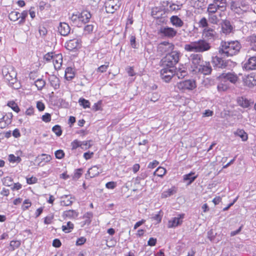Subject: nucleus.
<instances>
[{"mask_svg": "<svg viewBox=\"0 0 256 256\" xmlns=\"http://www.w3.org/2000/svg\"><path fill=\"white\" fill-rule=\"evenodd\" d=\"M241 48V44L238 40L222 41L218 52L222 56H232L239 52Z\"/></svg>", "mask_w": 256, "mask_h": 256, "instance_id": "nucleus-1", "label": "nucleus"}, {"mask_svg": "<svg viewBox=\"0 0 256 256\" xmlns=\"http://www.w3.org/2000/svg\"><path fill=\"white\" fill-rule=\"evenodd\" d=\"M212 46L210 44L204 39L191 42L184 45V50L187 52H204L209 50Z\"/></svg>", "mask_w": 256, "mask_h": 256, "instance_id": "nucleus-2", "label": "nucleus"}, {"mask_svg": "<svg viewBox=\"0 0 256 256\" xmlns=\"http://www.w3.org/2000/svg\"><path fill=\"white\" fill-rule=\"evenodd\" d=\"M180 53L178 51H172L170 53L167 54L162 60V64L166 66L174 67L178 63Z\"/></svg>", "mask_w": 256, "mask_h": 256, "instance_id": "nucleus-3", "label": "nucleus"}, {"mask_svg": "<svg viewBox=\"0 0 256 256\" xmlns=\"http://www.w3.org/2000/svg\"><path fill=\"white\" fill-rule=\"evenodd\" d=\"M230 8L235 13L241 14L246 12L249 6L248 2L246 0H232L230 2Z\"/></svg>", "mask_w": 256, "mask_h": 256, "instance_id": "nucleus-4", "label": "nucleus"}, {"mask_svg": "<svg viewBox=\"0 0 256 256\" xmlns=\"http://www.w3.org/2000/svg\"><path fill=\"white\" fill-rule=\"evenodd\" d=\"M2 74L4 78L9 82L10 84H14L16 82V74L12 68H8L4 67L2 70Z\"/></svg>", "mask_w": 256, "mask_h": 256, "instance_id": "nucleus-5", "label": "nucleus"}, {"mask_svg": "<svg viewBox=\"0 0 256 256\" xmlns=\"http://www.w3.org/2000/svg\"><path fill=\"white\" fill-rule=\"evenodd\" d=\"M190 62H191V67L193 71L197 72L198 68L204 62L201 54H191L189 57Z\"/></svg>", "mask_w": 256, "mask_h": 256, "instance_id": "nucleus-6", "label": "nucleus"}, {"mask_svg": "<svg viewBox=\"0 0 256 256\" xmlns=\"http://www.w3.org/2000/svg\"><path fill=\"white\" fill-rule=\"evenodd\" d=\"M158 34L162 37L172 38L176 35L177 31L172 28L163 26L160 28Z\"/></svg>", "mask_w": 256, "mask_h": 256, "instance_id": "nucleus-7", "label": "nucleus"}, {"mask_svg": "<svg viewBox=\"0 0 256 256\" xmlns=\"http://www.w3.org/2000/svg\"><path fill=\"white\" fill-rule=\"evenodd\" d=\"M174 67L166 66L160 70V78L166 82H168L175 74Z\"/></svg>", "mask_w": 256, "mask_h": 256, "instance_id": "nucleus-8", "label": "nucleus"}, {"mask_svg": "<svg viewBox=\"0 0 256 256\" xmlns=\"http://www.w3.org/2000/svg\"><path fill=\"white\" fill-rule=\"evenodd\" d=\"M121 5L120 0H108L105 3V8L107 13L113 14Z\"/></svg>", "mask_w": 256, "mask_h": 256, "instance_id": "nucleus-9", "label": "nucleus"}, {"mask_svg": "<svg viewBox=\"0 0 256 256\" xmlns=\"http://www.w3.org/2000/svg\"><path fill=\"white\" fill-rule=\"evenodd\" d=\"M196 86L195 80H188L177 84V88L182 90H192Z\"/></svg>", "mask_w": 256, "mask_h": 256, "instance_id": "nucleus-10", "label": "nucleus"}, {"mask_svg": "<svg viewBox=\"0 0 256 256\" xmlns=\"http://www.w3.org/2000/svg\"><path fill=\"white\" fill-rule=\"evenodd\" d=\"M218 78L220 80H224L226 82L229 81L233 84H235L238 79V76L234 72H223Z\"/></svg>", "mask_w": 256, "mask_h": 256, "instance_id": "nucleus-11", "label": "nucleus"}, {"mask_svg": "<svg viewBox=\"0 0 256 256\" xmlns=\"http://www.w3.org/2000/svg\"><path fill=\"white\" fill-rule=\"evenodd\" d=\"M212 62L214 67L221 69L227 68L229 63L232 62L230 60H224L222 58L218 56L212 58Z\"/></svg>", "mask_w": 256, "mask_h": 256, "instance_id": "nucleus-12", "label": "nucleus"}, {"mask_svg": "<svg viewBox=\"0 0 256 256\" xmlns=\"http://www.w3.org/2000/svg\"><path fill=\"white\" fill-rule=\"evenodd\" d=\"M174 48V45L168 42L160 43L158 46V50L162 54L170 53Z\"/></svg>", "mask_w": 256, "mask_h": 256, "instance_id": "nucleus-13", "label": "nucleus"}, {"mask_svg": "<svg viewBox=\"0 0 256 256\" xmlns=\"http://www.w3.org/2000/svg\"><path fill=\"white\" fill-rule=\"evenodd\" d=\"M185 214H179L177 217H174L169 220L168 222V228H176L182 224Z\"/></svg>", "mask_w": 256, "mask_h": 256, "instance_id": "nucleus-14", "label": "nucleus"}, {"mask_svg": "<svg viewBox=\"0 0 256 256\" xmlns=\"http://www.w3.org/2000/svg\"><path fill=\"white\" fill-rule=\"evenodd\" d=\"M202 36L207 40H214L218 36L215 30L212 28H204L202 30Z\"/></svg>", "mask_w": 256, "mask_h": 256, "instance_id": "nucleus-15", "label": "nucleus"}, {"mask_svg": "<svg viewBox=\"0 0 256 256\" xmlns=\"http://www.w3.org/2000/svg\"><path fill=\"white\" fill-rule=\"evenodd\" d=\"M212 71V68L210 62H204L198 68L197 72L204 74H209Z\"/></svg>", "mask_w": 256, "mask_h": 256, "instance_id": "nucleus-16", "label": "nucleus"}, {"mask_svg": "<svg viewBox=\"0 0 256 256\" xmlns=\"http://www.w3.org/2000/svg\"><path fill=\"white\" fill-rule=\"evenodd\" d=\"M244 68L246 70H256V56L250 57L244 64Z\"/></svg>", "mask_w": 256, "mask_h": 256, "instance_id": "nucleus-17", "label": "nucleus"}, {"mask_svg": "<svg viewBox=\"0 0 256 256\" xmlns=\"http://www.w3.org/2000/svg\"><path fill=\"white\" fill-rule=\"evenodd\" d=\"M58 32L63 36H68L70 31L69 25L66 22H60L58 28Z\"/></svg>", "mask_w": 256, "mask_h": 256, "instance_id": "nucleus-18", "label": "nucleus"}, {"mask_svg": "<svg viewBox=\"0 0 256 256\" xmlns=\"http://www.w3.org/2000/svg\"><path fill=\"white\" fill-rule=\"evenodd\" d=\"M80 46V42L78 39H72L69 40L65 44V47L66 49L70 50H72Z\"/></svg>", "mask_w": 256, "mask_h": 256, "instance_id": "nucleus-19", "label": "nucleus"}, {"mask_svg": "<svg viewBox=\"0 0 256 256\" xmlns=\"http://www.w3.org/2000/svg\"><path fill=\"white\" fill-rule=\"evenodd\" d=\"M222 31L223 33L226 34H230L232 29L233 27L231 25L230 22L229 20H225L222 23Z\"/></svg>", "mask_w": 256, "mask_h": 256, "instance_id": "nucleus-20", "label": "nucleus"}, {"mask_svg": "<svg viewBox=\"0 0 256 256\" xmlns=\"http://www.w3.org/2000/svg\"><path fill=\"white\" fill-rule=\"evenodd\" d=\"M53 64L56 70H58L61 68L62 62V56L61 54L54 55L52 60Z\"/></svg>", "mask_w": 256, "mask_h": 256, "instance_id": "nucleus-21", "label": "nucleus"}, {"mask_svg": "<svg viewBox=\"0 0 256 256\" xmlns=\"http://www.w3.org/2000/svg\"><path fill=\"white\" fill-rule=\"evenodd\" d=\"M176 192L177 188L176 186H173L167 190L162 192L161 194L160 198H166L175 194Z\"/></svg>", "mask_w": 256, "mask_h": 256, "instance_id": "nucleus-22", "label": "nucleus"}, {"mask_svg": "<svg viewBox=\"0 0 256 256\" xmlns=\"http://www.w3.org/2000/svg\"><path fill=\"white\" fill-rule=\"evenodd\" d=\"M79 14L80 21L84 24L88 22L92 16L90 13L86 10L82 11Z\"/></svg>", "mask_w": 256, "mask_h": 256, "instance_id": "nucleus-23", "label": "nucleus"}, {"mask_svg": "<svg viewBox=\"0 0 256 256\" xmlns=\"http://www.w3.org/2000/svg\"><path fill=\"white\" fill-rule=\"evenodd\" d=\"M170 22L172 24L176 27L180 28L183 26V21L178 16H173L170 18Z\"/></svg>", "mask_w": 256, "mask_h": 256, "instance_id": "nucleus-24", "label": "nucleus"}, {"mask_svg": "<svg viewBox=\"0 0 256 256\" xmlns=\"http://www.w3.org/2000/svg\"><path fill=\"white\" fill-rule=\"evenodd\" d=\"M195 173L191 172L189 174H184L183 176V180L184 182H188V184L192 183L198 177V175H194Z\"/></svg>", "mask_w": 256, "mask_h": 256, "instance_id": "nucleus-25", "label": "nucleus"}, {"mask_svg": "<svg viewBox=\"0 0 256 256\" xmlns=\"http://www.w3.org/2000/svg\"><path fill=\"white\" fill-rule=\"evenodd\" d=\"M213 3L217 6L221 11L224 12L226 10L227 6L226 0H214Z\"/></svg>", "mask_w": 256, "mask_h": 256, "instance_id": "nucleus-26", "label": "nucleus"}, {"mask_svg": "<svg viewBox=\"0 0 256 256\" xmlns=\"http://www.w3.org/2000/svg\"><path fill=\"white\" fill-rule=\"evenodd\" d=\"M220 82L217 86V89L219 92H224L230 88L229 84L224 80H220Z\"/></svg>", "mask_w": 256, "mask_h": 256, "instance_id": "nucleus-27", "label": "nucleus"}, {"mask_svg": "<svg viewBox=\"0 0 256 256\" xmlns=\"http://www.w3.org/2000/svg\"><path fill=\"white\" fill-rule=\"evenodd\" d=\"M234 134L240 138L244 142L247 140L248 138L247 133L242 129H238L234 132Z\"/></svg>", "mask_w": 256, "mask_h": 256, "instance_id": "nucleus-28", "label": "nucleus"}, {"mask_svg": "<svg viewBox=\"0 0 256 256\" xmlns=\"http://www.w3.org/2000/svg\"><path fill=\"white\" fill-rule=\"evenodd\" d=\"M174 73L179 79L184 78L188 74L184 68H175Z\"/></svg>", "mask_w": 256, "mask_h": 256, "instance_id": "nucleus-29", "label": "nucleus"}, {"mask_svg": "<svg viewBox=\"0 0 256 256\" xmlns=\"http://www.w3.org/2000/svg\"><path fill=\"white\" fill-rule=\"evenodd\" d=\"M50 85L55 89H58L60 88V80L54 76H52L50 78Z\"/></svg>", "mask_w": 256, "mask_h": 256, "instance_id": "nucleus-30", "label": "nucleus"}, {"mask_svg": "<svg viewBox=\"0 0 256 256\" xmlns=\"http://www.w3.org/2000/svg\"><path fill=\"white\" fill-rule=\"evenodd\" d=\"M75 76V74L72 68L70 67L67 68L65 70V78L70 80L72 79Z\"/></svg>", "mask_w": 256, "mask_h": 256, "instance_id": "nucleus-31", "label": "nucleus"}, {"mask_svg": "<svg viewBox=\"0 0 256 256\" xmlns=\"http://www.w3.org/2000/svg\"><path fill=\"white\" fill-rule=\"evenodd\" d=\"M248 42H250V49L256 52V35L253 34L249 36Z\"/></svg>", "mask_w": 256, "mask_h": 256, "instance_id": "nucleus-32", "label": "nucleus"}, {"mask_svg": "<svg viewBox=\"0 0 256 256\" xmlns=\"http://www.w3.org/2000/svg\"><path fill=\"white\" fill-rule=\"evenodd\" d=\"M220 10L219 8L214 3L210 4L208 5L207 8V12L208 14H216L218 10Z\"/></svg>", "mask_w": 256, "mask_h": 256, "instance_id": "nucleus-33", "label": "nucleus"}, {"mask_svg": "<svg viewBox=\"0 0 256 256\" xmlns=\"http://www.w3.org/2000/svg\"><path fill=\"white\" fill-rule=\"evenodd\" d=\"M74 228V225L71 222H68L66 225L62 226V230L65 233L71 232Z\"/></svg>", "mask_w": 256, "mask_h": 256, "instance_id": "nucleus-34", "label": "nucleus"}, {"mask_svg": "<svg viewBox=\"0 0 256 256\" xmlns=\"http://www.w3.org/2000/svg\"><path fill=\"white\" fill-rule=\"evenodd\" d=\"M21 244V241L20 240H12L10 243V250L14 251L16 249L18 248Z\"/></svg>", "mask_w": 256, "mask_h": 256, "instance_id": "nucleus-35", "label": "nucleus"}, {"mask_svg": "<svg viewBox=\"0 0 256 256\" xmlns=\"http://www.w3.org/2000/svg\"><path fill=\"white\" fill-rule=\"evenodd\" d=\"M238 102L240 106L244 108H248L250 105L249 100L242 97L238 99Z\"/></svg>", "mask_w": 256, "mask_h": 256, "instance_id": "nucleus-36", "label": "nucleus"}, {"mask_svg": "<svg viewBox=\"0 0 256 256\" xmlns=\"http://www.w3.org/2000/svg\"><path fill=\"white\" fill-rule=\"evenodd\" d=\"M93 217V214L92 212H87L82 216L83 219L84 220L85 224H90L92 222V219Z\"/></svg>", "mask_w": 256, "mask_h": 256, "instance_id": "nucleus-37", "label": "nucleus"}, {"mask_svg": "<svg viewBox=\"0 0 256 256\" xmlns=\"http://www.w3.org/2000/svg\"><path fill=\"white\" fill-rule=\"evenodd\" d=\"M208 19L210 23L214 24H218L220 21V20L216 14H208Z\"/></svg>", "mask_w": 256, "mask_h": 256, "instance_id": "nucleus-38", "label": "nucleus"}, {"mask_svg": "<svg viewBox=\"0 0 256 256\" xmlns=\"http://www.w3.org/2000/svg\"><path fill=\"white\" fill-rule=\"evenodd\" d=\"M100 172L98 168L96 166H92L88 170V174L90 177H94L98 174Z\"/></svg>", "mask_w": 256, "mask_h": 256, "instance_id": "nucleus-39", "label": "nucleus"}, {"mask_svg": "<svg viewBox=\"0 0 256 256\" xmlns=\"http://www.w3.org/2000/svg\"><path fill=\"white\" fill-rule=\"evenodd\" d=\"M10 20L15 22L20 18V13L18 12H12L8 15Z\"/></svg>", "mask_w": 256, "mask_h": 256, "instance_id": "nucleus-40", "label": "nucleus"}, {"mask_svg": "<svg viewBox=\"0 0 256 256\" xmlns=\"http://www.w3.org/2000/svg\"><path fill=\"white\" fill-rule=\"evenodd\" d=\"M166 173V170L164 168L159 166L154 172V174L160 177H162Z\"/></svg>", "mask_w": 256, "mask_h": 256, "instance_id": "nucleus-41", "label": "nucleus"}, {"mask_svg": "<svg viewBox=\"0 0 256 256\" xmlns=\"http://www.w3.org/2000/svg\"><path fill=\"white\" fill-rule=\"evenodd\" d=\"M32 206V202L29 199H26L23 202L22 206V210L23 211H26L28 210Z\"/></svg>", "mask_w": 256, "mask_h": 256, "instance_id": "nucleus-42", "label": "nucleus"}, {"mask_svg": "<svg viewBox=\"0 0 256 256\" xmlns=\"http://www.w3.org/2000/svg\"><path fill=\"white\" fill-rule=\"evenodd\" d=\"M80 104L84 108L90 107V102L88 100H85L84 98H80L78 100Z\"/></svg>", "mask_w": 256, "mask_h": 256, "instance_id": "nucleus-43", "label": "nucleus"}, {"mask_svg": "<svg viewBox=\"0 0 256 256\" xmlns=\"http://www.w3.org/2000/svg\"><path fill=\"white\" fill-rule=\"evenodd\" d=\"M246 82L248 86H253L256 85V79L252 76H249L247 78Z\"/></svg>", "mask_w": 256, "mask_h": 256, "instance_id": "nucleus-44", "label": "nucleus"}, {"mask_svg": "<svg viewBox=\"0 0 256 256\" xmlns=\"http://www.w3.org/2000/svg\"><path fill=\"white\" fill-rule=\"evenodd\" d=\"M45 84V81L42 79H38L35 82V85L38 90H41Z\"/></svg>", "mask_w": 256, "mask_h": 256, "instance_id": "nucleus-45", "label": "nucleus"}, {"mask_svg": "<svg viewBox=\"0 0 256 256\" xmlns=\"http://www.w3.org/2000/svg\"><path fill=\"white\" fill-rule=\"evenodd\" d=\"M13 182V179L10 176H6L3 178V184L7 186H10L12 185Z\"/></svg>", "mask_w": 256, "mask_h": 256, "instance_id": "nucleus-46", "label": "nucleus"}, {"mask_svg": "<svg viewBox=\"0 0 256 256\" xmlns=\"http://www.w3.org/2000/svg\"><path fill=\"white\" fill-rule=\"evenodd\" d=\"M8 106L10 107L13 110L16 112H18L20 111V108L18 104L14 101L9 102L8 103Z\"/></svg>", "mask_w": 256, "mask_h": 256, "instance_id": "nucleus-47", "label": "nucleus"}, {"mask_svg": "<svg viewBox=\"0 0 256 256\" xmlns=\"http://www.w3.org/2000/svg\"><path fill=\"white\" fill-rule=\"evenodd\" d=\"M181 9V5L175 4L172 2L169 6V10L171 12H177Z\"/></svg>", "mask_w": 256, "mask_h": 256, "instance_id": "nucleus-48", "label": "nucleus"}, {"mask_svg": "<svg viewBox=\"0 0 256 256\" xmlns=\"http://www.w3.org/2000/svg\"><path fill=\"white\" fill-rule=\"evenodd\" d=\"M109 66V62H106L104 64L102 65L96 69L97 72H106Z\"/></svg>", "mask_w": 256, "mask_h": 256, "instance_id": "nucleus-49", "label": "nucleus"}, {"mask_svg": "<svg viewBox=\"0 0 256 256\" xmlns=\"http://www.w3.org/2000/svg\"><path fill=\"white\" fill-rule=\"evenodd\" d=\"M52 130L53 132H54L57 136H60L62 134V131L61 130V128L58 125L54 126L52 128Z\"/></svg>", "mask_w": 256, "mask_h": 256, "instance_id": "nucleus-50", "label": "nucleus"}, {"mask_svg": "<svg viewBox=\"0 0 256 256\" xmlns=\"http://www.w3.org/2000/svg\"><path fill=\"white\" fill-rule=\"evenodd\" d=\"M199 26L203 28H208L206 18H202L199 22Z\"/></svg>", "mask_w": 256, "mask_h": 256, "instance_id": "nucleus-51", "label": "nucleus"}, {"mask_svg": "<svg viewBox=\"0 0 256 256\" xmlns=\"http://www.w3.org/2000/svg\"><path fill=\"white\" fill-rule=\"evenodd\" d=\"M81 145V142L78 141L77 140H74L71 143V146H72V149L74 150L77 148L78 147H80Z\"/></svg>", "mask_w": 256, "mask_h": 256, "instance_id": "nucleus-52", "label": "nucleus"}, {"mask_svg": "<svg viewBox=\"0 0 256 256\" xmlns=\"http://www.w3.org/2000/svg\"><path fill=\"white\" fill-rule=\"evenodd\" d=\"M56 158L58 159H62L64 156V153L62 150H59L55 152Z\"/></svg>", "mask_w": 256, "mask_h": 256, "instance_id": "nucleus-53", "label": "nucleus"}, {"mask_svg": "<svg viewBox=\"0 0 256 256\" xmlns=\"http://www.w3.org/2000/svg\"><path fill=\"white\" fill-rule=\"evenodd\" d=\"M116 186V182H109L106 184V187L108 189L112 190Z\"/></svg>", "mask_w": 256, "mask_h": 256, "instance_id": "nucleus-54", "label": "nucleus"}, {"mask_svg": "<svg viewBox=\"0 0 256 256\" xmlns=\"http://www.w3.org/2000/svg\"><path fill=\"white\" fill-rule=\"evenodd\" d=\"M38 182V178L36 177L32 176L29 178H26V182L28 184H36Z\"/></svg>", "mask_w": 256, "mask_h": 256, "instance_id": "nucleus-55", "label": "nucleus"}, {"mask_svg": "<svg viewBox=\"0 0 256 256\" xmlns=\"http://www.w3.org/2000/svg\"><path fill=\"white\" fill-rule=\"evenodd\" d=\"M19 154H22V152H18L16 153V156L14 155L11 154L9 155L8 160H21L19 156Z\"/></svg>", "mask_w": 256, "mask_h": 256, "instance_id": "nucleus-56", "label": "nucleus"}, {"mask_svg": "<svg viewBox=\"0 0 256 256\" xmlns=\"http://www.w3.org/2000/svg\"><path fill=\"white\" fill-rule=\"evenodd\" d=\"M86 242V238L84 236H82L77 239L76 241V245L82 246Z\"/></svg>", "mask_w": 256, "mask_h": 256, "instance_id": "nucleus-57", "label": "nucleus"}, {"mask_svg": "<svg viewBox=\"0 0 256 256\" xmlns=\"http://www.w3.org/2000/svg\"><path fill=\"white\" fill-rule=\"evenodd\" d=\"M91 142H92V141H90V140L84 141V142H81L82 146H80V148H89L91 146V144H90Z\"/></svg>", "mask_w": 256, "mask_h": 256, "instance_id": "nucleus-58", "label": "nucleus"}, {"mask_svg": "<svg viewBox=\"0 0 256 256\" xmlns=\"http://www.w3.org/2000/svg\"><path fill=\"white\" fill-rule=\"evenodd\" d=\"M160 95L156 92L153 93L152 94L151 97L150 98V101L156 102L160 98Z\"/></svg>", "mask_w": 256, "mask_h": 256, "instance_id": "nucleus-59", "label": "nucleus"}, {"mask_svg": "<svg viewBox=\"0 0 256 256\" xmlns=\"http://www.w3.org/2000/svg\"><path fill=\"white\" fill-rule=\"evenodd\" d=\"M28 16L27 11H23L22 13H20V18H21L20 23H24L25 21V18Z\"/></svg>", "mask_w": 256, "mask_h": 256, "instance_id": "nucleus-60", "label": "nucleus"}, {"mask_svg": "<svg viewBox=\"0 0 256 256\" xmlns=\"http://www.w3.org/2000/svg\"><path fill=\"white\" fill-rule=\"evenodd\" d=\"M157 240L156 238H150L148 242V246H154L156 244Z\"/></svg>", "mask_w": 256, "mask_h": 256, "instance_id": "nucleus-61", "label": "nucleus"}, {"mask_svg": "<svg viewBox=\"0 0 256 256\" xmlns=\"http://www.w3.org/2000/svg\"><path fill=\"white\" fill-rule=\"evenodd\" d=\"M54 216H46L44 218V223L46 224H50L52 222Z\"/></svg>", "mask_w": 256, "mask_h": 256, "instance_id": "nucleus-62", "label": "nucleus"}, {"mask_svg": "<svg viewBox=\"0 0 256 256\" xmlns=\"http://www.w3.org/2000/svg\"><path fill=\"white\" fill-rule=\"evenodd\" d=\"M42 120L43 121H44L46 122H50L51 120L50 114H49L48 113L45 114L42 116Z\"/></svg>", "mask_w": 256, "mask_h": 256, "instance_id": "nucleus-63", "label": "nucleus"}, {"mask_svg": "<svg viewBox=\"0 0 256 256\" xmlns=\"http://www.w3.org/2000/svg\"><path fill=\"white\" fill-rule=\"evenodd\" d=\"M94 26L92 24H88L84 28V31L87 33H90L92 32Z\"/></svg>", "mask_w": 256, "mask_h": 256, "instance_id": "nucleus-64", "label": "nucleus"}]
</instances>
